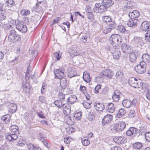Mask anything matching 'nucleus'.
Segmentation results:
<instances>
[{
	"label": "nucleus",
	"mask_w": 150,
	"mask_h": 150,
	"mask_svg": "<svg viewBox=\"0 0 150 150\" xmlns=\"http://www.w3.org/2000/svg\"><path fill=\"white\" fill-rule=\"evenodd\" d=\"M122 40L121 37L117 34L112 35L110 38V42L113 47L119 46L122 44Z\"/></svg>",
	"instance_id": "1"
},
{
	"label": "nucleus",
	"mask_w": 150,
	"mask_h": 150,
	"mask_svg": "<svg viewBox=\"0 0 150 150\" xmlns=\"http://www.w3.org/2000/svg\"><path fill=\"white\" fill-rule=\"evenodd\" d=\"M21 38L20 35L17 34L14 29L10 30L8 34V40L10 42H14L19 41Z\"/></svg>",
	"instance_id": "2"
},
{
	"label": "nucleus",
	"mask_w": 150,
	"mask_h": 150,
	"mask_svg": "<svg viewBox=\"0 0 150 150\" xmlns=\"http://www.w3.org/2000/svg\"><path fill=\"white\" fill-rule=\"evenodd\" d=\"M146 66V64L145 62L142 61L135 67L134 70L137 73L142 74L145 72Z\"/></svg>",
	"instance_id": "3"
},
{
	"label": "nucleus",
	"mask_w": 150,
	"mask_h": 150,
	"mask_svg": "<svg viewBox=\"0 0 150 150\" xmlns=\"http://www.w3.org/2000/svg\"><path fill=\"white\" fill-rule=\"evenodd\" d=\"M142 81L139 79H136L135 78L132 77L130 78L129 80V83L132 87L136 88L140 87L142 85Z\"/></svg>",
	"instance_id": "4"
},
{
	"label": "nucleus",
	"mask_w": 150,
	"mask_h": 150,
	"mask_svg": "<svg viewBox=\"0 0 150 150\" xmlns=\"http://www.w3.org/2000/svg\"><path fill=\"white\" fill-rule=\"evenodd\" d=\"M64 69L62 68L55 69L54 72L55 78L59 79L62 78L64 75Z\"/></svg>",
	"instance_id": "5"
},
{
	"label": "nucleus",
	"mask_w": 150,
	"mask_h": 150,
	"mask_svg": "<svg viewBox=\"0 0 150 150\" xmlns=\"http://www.w3.org/2000/svg\"><path fill=\"white\" fill-rule=\"evenodd\" d=\"M16 28L19 31L23 33L26 32L27 30L26 26L24 25L23 22H21L17 23L16 26Z\"/></svg>",
	"instance_id": "6"
},
{
	"label": "nucleus",
	"mask_w": 150,
	"mask_h": 150,
	"mask_svg": "<svg viewBox=\"0 0 150 150\" xmlns=\"http://www.w3.org/2000/svg\"><path fill=\"white\" fill-rule=\"evenodd\" d=\"M136 102V100L135 99H133L132 101L129 99H125L122 101V104L124 107L128 108H130L131 105H135Z\"/></svg>",
	"instance_id": "7"
},
{
	"label": "nucleus",
	"mask_w": 150,
	"mask_h": 150,
	"mask_svg": "<svg viewBox=\"0 0 150 150\" xmlns=\"http://www.w3.org/2000/svg\"><path fill=\"white\" fill-rule=\"evenodd\" d=\"M125 124L123 122H119L114 126V129L120 131L123 130L125 127Z\"/></svg>",
	"instance_id": "8"
},
{
	"label": "nucleus",
	"mask_w": 150,
	"mask_h": 150,
	"mask_svg": "<svg viewBox=\"0 0 150 150\" xmlns=\"http://www.w3.org/2000/svg\"><path fill=\"white\" fill-rule=\"evenodd\" d=\"M6 137L9 142H12L17 139L18 136L15 133H7L6 134Z\"/></svg>",
	"instance_id": "9"
},
{
	"label": "nucleus",
	"mask_w": 150,
	"mask_h": 150,
	"mask_svg": "<svg viewBox=\"0 0 150 150\" xmlns=\"http://www.w3.org/2000/svg\"><path fill=\"white\" fill-rule=\"evenodd\" d=\"M114 141L118 144H123L127 142L126 139L123 136H118L114 138Z\"/></svg>",
	"instance_id": "10"
},
{
	"label": "nucleus",
	"mask_w": 150,
	"mask_h": 150,
	"mask_svg": "<svg viewBox=\"0 0 150 150\" xmlns=\"http://www.w3.org/2000/svg\"><path fill=\"white\" fill-rule=\"evenodd\" d=\"M111 52L112 53L113 58L115 59H118L120 57V51L119 49L114 47L113 49H112Z\"/></svg>",
	"instance_id": "11"
},
{
	"label": "nucleus",
	"mask_w": 150,
	"mask_h": 150,
	"mask_svg": "<svg viewBox=\"0 0 150 150\" xmlns=\"http://www.w3.org/2000/svg\"><path fill=\"white\" fill-rule=\"evenodd\" d=\"M5 105L6 106L10 105V107L8 110V112L10 113H13L15 112L17 109V105L15 104H11L8 101H6L5 102Z\"/></svg>",
	"instance_id": "12"
},
{
	"label": "nucleus",
	"mask_w": 150,
	"mask_h": 150,
	"mask_svg": "<svg viewBox=\"0 0 150 150\" xmlns=\"http://www.w3.org/2000/svg\"><path fill=\"white\" fill-rule=\"evenodd\" d=\"M140 52L137 50H135L134 53H132L129 55L130 61L132 62H134L136 61V59L139 55Z\"/></svg>",
	"instance_id": "13"
},
{
	"label": "nucleus",
	"mask_w": 150,
	"mask_h": 150,
	"mask_svg": "<svg viewBox=\"0 0 150 150\" xmlns=\"http://www.w3.org/2000/svg\"><path fill=\"white\" fill-rule=\"evenodd\" d=\"M122 95V93L119 91L116 90L114 91V94L112 96V99L115 102H118Z\"/></svg>",
	"instance_id": "14"
},
{
	"label": "nucleus",
	"mask_w": 150,
	"mask_h": 150,
	"mask_svg": "<svg viewBox=\"0 0 150 150\" xmlns=\"http://www.w3.org/2000/svg\"><path fill=\"white\" fill-rule=\"evenodd\" d=\"M139 23V21L137 19L130 18L127 22L128 25L131 27H135Z\"/></svg>",
	"instance_id": "15"
},
{
	"label": "nucleus",
	"mask_w": 150,
	"mask_h": 150,
	"mask_svg": "<svg viewBox=\"0 0 150 150\" xmlns=\"http://www.w3.org/2000/svg\"><path fill=\"white\" fill-rule=\"evenodd\" d=\"M113 118L112 116L110 114H108L105 116L102 119V123L103 125L105 124L108 123L110 122L112 120Z\"/></svg>",
	"instance_id": "16"
},
{
	"label": "nucleus",
	"mask_w": 150,
	"mask_h": 150,
	"mask_svg": "<svg viewBox=\"0 0 150 150\" xmlns=\"http://www.w3.org/2000/svg\"><path fill=\"white\" fill-rule=\"evenodd\" d=\"M60 79V85L61 87V91L64 92V91H66L67 90V81L66 79L63 77Z\"/></svg>",
	"instance_id": "17"
},
{
	"label": "nucleus",
	"mask_w": 150,
	"mask_h": 150,
	"mask_svg": "<svg viewBox=\"0 0 150 150\" xmlns=\"http://www.w3.org/2000/svg\"><path fill=\"white\" fill-rule=\"evenodd\" d=\"M137 129L135 128L131 127L129 128L126 133V134L128 136L133 135L135 136L137 134Z\"/></svg>",
	"instance_id": "18"
},
{
	"label": "nucleus",
	"mask_w": 150,
	"mask_h": 150,
	"mask_svg": "<svg viewBox=\"0 0 150 150\" xmlns=\"http://www.w3.org/2000/svg\"><path fill=\"white\" fill-rule=\"evenodd\" d=\"M63 111L64 115H68L71 112V107L70 105L68 104L64 103L63 105Z\"/></svg>",
	"instance_id": "19"
},
{
	"label": "nucleus",
	"mask_w": 150,
	"mask_h": 150,
	"mask_svg": "<svg viewBox=\"0 0 150 150\" xmlns=\"http://www.w3.org/2000/svg\"><path fill=\"white\" fill-rule=\"evenodd\" d=\"M65 115V116L64 117L65 122L69 125H73L74 123V119H72L69 114Z\"/></svg>",
	"instance_id": "20"
},
{
	"label": "nucleus",
	"mask_w": 150,
	"mask_h": 150,
	"mask_svg": "<svg viewBox=\"0 0 150 150\" xmlns=\"http://www.w3.org/2000/svg\"><path fill=\"white\" fill-rule=\"evenodd\" d=\"M149 23L147 21H144L142 23L140 28L143 31H146L149 29Z\"/></svg>",
	"instance_id": "21"
},
{
	"label": "nucleus",
	"mask_w": 150,
	"mask_h": 150,
	"mask_svg": "<svg viewBox=\"0 0 150 150\" xmlns=\"http://www.w3.org/2000/svg\"><path fill=\"white\" fill-rule=\"evenodd\" d=\"M1 119L4 123H7L10 121L11 119V115L8 114L5 115L1 116Z\"/></svg>",
	"instance_id": "22"
},
{
	"label": "nucleus",
	"mask_w": 150,
	"mask_h": 150,
	"mask_svg": "<svg viewBox=\"0 0 150 150\" xmlns=\"http://www.w3.org/2000/svg\"><path fill=\"white\" fill-rule=\"evenodd\" d=\"M94 106L96 110L98 112H101L105 108L104 105L101 103H95Z\"/></svg>",
	"instance_id": "23"
},
{
	"label": "nucleus",
	"mask_w": 150,
	"mask_h": 150,
	"mask_svg": "<svg viewBox=\"0 0 150 150\" xmlns=\"http://www.w3.org/2000/svg\"><path fill=\"white\" fill-rule=\"evenodd\" d=\"M139 15V12L137 10H134L132 12H129V16L130 18L136 19Z\"/></svg>",
	"instance_id": "24"
},
{
	"label": "nucleus",
	"mask_w": 150,
	"mask_h": 150,
	"mask_svg": "<svg viewBox=\"0 0 150 150\" xmlns=\"http://www.w3.org/2000/svg\"><path fill=\"white\" fill-rule=\"evenodd\" d=\"M103 75H104L107 77L108 78H111L112 76V73L110 69H105L101 72V74Z\"/></svg>",
	"instance_id": "25"
},
{
	"label": "nucleus",
	"mask_w": 150,
	"mask_h": 150,
	"mask_svg": "<svg viewBox=\"0 0 150 150\" xmlns=\"http://www.w3.org/2000/svg\"><path fill=\"white\" fill-rule=\"evenodd\" d=\"M23 92L26 93H28L30 92V87L29 84L28 83H25L23 84Z\"/></svg>",
	"instance_id": "26"
},
{
	"label": "nucleus",
	"mask_w": 150,
	"mask_h": 150,
	"mask_svg": "<svg viewBox=\"0 0 150 150\" xmlns=\"http://www.w3.org/2000/svg\"><path fill=\"white\" fill-rule=\"evenodd\" d=\"M106 108L107 111L110 113L114 112L115 109L114 104L112 103H109Z\"/></svg>",
	"instance_id": "27"
},
{
	"label": "nucleus",
	"mask_w": 150,
	"mask_h": 150,
	"mask_svg": "<svg viewBox=\"0 0 150 150\" xmlns=\"http://www.w3.org/2000/svg\"><path fill=\"white\" fill-rule=\"evenodd\" d=\"M77 99L75 95H71L69 97L67 100V102L69 103L70 104L74 103Z\"/></svg>",
	"instance_id": "28"
},
{
	"label": "nucleus",
	"mask_w": 150,
	"mask_h": 150,
	"mask_svg": "<svg viewBox=\"0 0 150 150\" xmlns=\"http://www.w3.org/2000/svg\"><path fill=\"white\" fill-rule=\"evenodd\" d=\"M133 41L134 43L138 44L141 46H142V44H144L142 38L140 37H134L133 39Z\"/></svg>",
	"instance_id": "29"
},
{
	"label": "nucleus",
	"mask_w": 150,
	"mask_h": 150,
	"mask_svg": "<svg viewBox=\"0 0 150 150\" xmlns=\"http://www.w3.org/2000/svg\"><path fill=\"white\" fill-rule=\"evenodd\" d=\"M27 147L29 150H41V149L38 146H35L31 143L28 144Z\"/></svg>",
	"instance_id": "30"
},
{
	"label": "nucleus",
	"mask_w": 150,
	"mask_h": 150,
	"mask_svg": "<svg viewBox=\"0 0 150 150\" xmlns=\"http://www.w3.org/2000/svg\"><path fill=\"white\" fill-rule=\"evenodd\" d=\"M53 103L55 105L59 108H62V105L64 104V102L60 100H55L54 101Z\"/></svg>",
	"instance_id": "31"
},
{
	"label": "nucleus",
	"mask_w": 150,
	"mask_h": 150,
	"mask_svg": "<svg viewBox=\"0 0 150 150\" xmlns=\"http://www.w3.org/2000/svg\"><path fill=\"white\" fill-rule=\"evenodd\" d=\"M112 0H103L102 3L108 8L113 4Z\"/></svg>",
	"instance_id": "32"
},
{
	"label": "nucleus",
	"mask_w": 150,
	"mask_h": 150,
	"mask_svg": "<svg viewBox=\"0 0 150 150\" xmlns=\"http://www.w3.org/2000/svg\"><path fill=\"white\" fill-rule=\"evenodd\" d=\"M130 48V46L126 43L123 44L121 46V50L123 52L127 53L128 50Z\"/></svg>",
	"instance_id": "33"
},
{
	"label": "nucleus",
	"mask_w": 150,
	"mask_h": 150,
	"mask_svg": "<svg viewBox=\"0 0 150 150\" xmlns=\"http://www.w3.org/2000/svg\"><path fill=\"white\" fill-rule=\"evenodd\" d=\"M81 116V112H79L74 114L73 116L74 120H78L80 119Z\"/></svg>",
	"instance_id": "34"
},
{
	"label": "nucleus",
	"mask_w": 150,
	"mask_h": 150,
	"mask_svg": "<svg viewBox=\"0 0 150 150\" xmlns=\"http://www.w3.org/2000/svg\"><path fill=\"white\" fill-rule=\"evenodd\" d=\"M107 6L103 4L98 9L97 11L100 13H102L107 11Z\"/></svg>",
	"instance_id": "35"
},
{
	"label": "nucleus",
	"mask_w": 150,
	"mask_h": 150,
	"mask_svg": "<svg viewBox=\"0 0 150 150\" xmlns=\"http://www.w3.org/2000/svg\"><path fill=\"white\" fill-rule=\"evenodd\" d=\"M65 91L64 92H63L61 90V92H59L58 95V98L60 99V100L64 102L65 101Z\"/></svg>",
	"instance_id": "36"
},
{
	"label": "nucleus",
	"mask_w": 150,
	"mask_h": 150,
	"mask_svg": "<svg viewBox=\"0 0 150 150\" xmlns=\"http://www.w3.org/2000/svg\"><path fill=\"white\" fill-rule=\"evenodd\" d=\"M81 140L83 145L84 146H88L90 144V141L88 140V138L86 137H83L81 139Z\"/></svg>",
	"instance_id": "37"
},
{
	"label": "nucleus",
	"mask_w": 150,
	"mask_h": 150,
	"mask_svg": "<svg viewBox=\"0 0 150 150\" xmlns=\"http://www.w3.org/2000/svg\"><path fill=\"white\" fill-rule=\"evenodd\" d=\"M123 73L122 71H117L116 73L115 77L117 79H120L123 77Z\"/></svg>",
	"instance_id": "38"
},
{
	"label": "nucleus",
	"mask_w": 150,
	"mask_h": 150,
	"mask_svg": "<svg viewBox=\"0 0 150 150\" xmlns=\"http://www.w3.org/2000/svg\"><path fill=\"white\" fill-rule=\"evenodd\" d=\"M77 75V73L75 69L73 68L71 70L70 72L69 73L68 75V76L69 78H71L72 77L75 76Z\"/></svg>",
	"instance_id": "39"
},
{
	"label": "nucleus",
	"mask_w": 150,
	"mask_h": 150,
	"mask_svg": "<svg viewBox=\"0 0 150 150\" xmlns=\"http://www.w3.org/2000/svg\"><path fill=\"white\" fill-rule=\"evenodd\" d=\"M18 126L14 125L11 126L10 127V129L11 132V133H15L18 131Z\"/></svg>",
	"instance_id": "40"
},
{
	"label": "nucleus",
	"mask_w": 150,
	"mask_h": 150,
	"mask_svg": "<svg viewBox=\"0 0 150 150\" xmlns=\"http://www.w3.org/2000/svg\"><path fill=\"white\" fill-rule=\"evenodd\" d=\"M142 146V144L140 142H136L133 145V147L134 148L137 149H140Z\"/></svg>",
	"instance_id": "41"
},
{
	"label": "nucleus",
	"mask_w": 150,
	"mask_h": 150,
	"mask_svg": "<svg viewBox=\"0 0 150 150\" xmlns=\"http://www.w3.org/2000/svg\"><path fill=\"white\" fill-rule=\"evenodd\" d=\"M83 79L84 81L86 82H88L90 81V76L88 74H84L83 76Z\"/></svg>",
	"instance_id": "42"
},
{
	"label": "nucleus",
	"mask_w": 150,
	"mask_h": 150,
	"mask_svg": "<svg viewBox=\"0 0 150 150\" xmlns=\"http://www.w3.org/2000/svg\"><path fill=\"white\" fill-rule=\"evenodd\" d=\"M107 24L112 29H114L115 28L116 24L114 21L112 19H111V20Z\"/></svg>",
	"instance_id": "43"
},
{
	"label": "nucleus",
	"mask_w": 150,
	"mask_h": 150,
	"mask_svg": "<svg viewBox=\"0 0 150 150\" xmlns=\"http://www.w3.org/2000/svg\"><path fill=\"white\" fill-rule=\"evenodd\" d=\"M6 2L5 4L6 5L9 7H12L14 3L13 0H5Z\"/></svg>",
	"instance_id": "44"
},
{
	"label": "nucleus",
	"mask_w": 150,
	"mask_h": 150,
	"mask_svg": "<svg viewBox=\"0 0 150 150\" xmlns=\"http://www.w3.org/2000/svg\"><path fill=\"white\" fill-rule=\"evenodd\" d=\"M142 58L144 60H146L148 61V60H150V55H149L148 54H143L142 56Z\"/></svg>",
	"instance_id": "45"
},
{
	"label": "nucleus",
	"mask_w": 150,
	"mask_h": 150,
	"mask_svg": "<svg viewBox=\"0 0 150 150\" xmlns=\"http://www.w3.org/2000/svg\"><path fill=\"white\" fill-rule=\"evenodd\" d=\"M20 13L21 14L22 16H27L30 14V12L29 10H23L20 11Z\"/></svg>",
	"instance_id": "46"
},
{
	"label": "nucleus",
	"mask_w": 150,
	"mask_h": 150,
	"mask_svg": "<svg viewBox=\"0 0 150 150\" xmlns=\"http://www.w3.org/2000/svg\"><path fill=\"white\" fill-rule=\"evenodd\" d=\"M15 26V25L13 23L12 24H6L3 26L4 28L5 29H9L10 28H13Z\"/></svg>",
	"instance_id": "47"
},
{
	"label": "nucleus",
	"mask_w": 150,
	"mask_h": 150,
	"mask_svg": "<svg viewBox=\"0 0 150 150\" xmlns=\"http://www.w3.org/2000/svg\"><path fill=\"white\" fill-rule=\"evenodd\" d=\"M145 93L146 98L150 100V89L147 88L145 90Z\"/></svg>",
	"instance_id": "48"
},
{
	"label": "nucleus",
	"mask_w": 150,
	"mask_h": 150,
	"mask_svg": "<svg viewBox=\"0 0 150 150\" xmlns=\"http://www.w3.org/2000/svg\"><path fill=\"white\" fill-rule=\"evenodd\" d=\"M61 20V18L60 17H58L54 19L53 23L51 25V26L54 24L59 23L60 21Z\"/></svg>",
	"instance_id": "49"
},
{
	"label": "nucleus",
	"mask_w": 150,
	"mask_h": 150,
	"mask_svg": "<svg viewBox=\"0 0 150 150\" xmlns=\"http://www.w3.org/2000/svg\"><path fill=\"white\" fill-rule=\"evenodd\" d=\"M91 103H90L84 101L83 103V105L84 108H86L88 109L91 107Z\"/></svg>",
	"instance_id": "50"
},
{
	"label": "nucleus",
	"mask_w": 150,
	"mask_h": 150,
	"mask_svg": "<svg viewBox=\"0 0 150 150\" xmlns=\"http://www.w3.org/2000/svg\"><path fill=\"white\" fill-rule=\"evenodd\" d=\"M118 29L119 31L122 33H124L126 31L125 27L123 25H120L118 26Z\"/></svg>",
	"instance_id": "51"
},
{
	"label": "nucleus",
	"mask_w": 150,
	"mask_h": 150,
	"mask_svg": "<svg viewBox=\"0 0 150 150\" xmlns=\"http://www.w3.org/2000/svg\"><path fill=\"white\" fill-rule=\"evenodd\" d=\"M103 20L107 24L111 20V19L110 17L108 16H104L103 18Z\"/></svg>",
	"instance_id": "52"
},
{
	"label": "nucleus",
	"mask_w": 150,
	"mask_h": 150,
	"mask_svg": "<svg viewBox=\"0 0 150 150\" xmlns=\"http://www.w3.org/2000/svg\"><path fill=\"white\" fill-rule=\"evenodd\" d=\"M146 141L150 142V131L146 132L144 134Z\"/></svg>",
	"instance_id": "53"
},
{
	"label": "nucleus",
	"mask_w": 150,
	"mask_h": 150,
	"mask_svg": "<svg viewBox=\"0 0 150 150\" xmlns=\"http://www.w3.org/2000/svg\"><path fill=\"white\" fill-rule=\"evenodd\" d=\"M135 115V111L134 110H131L129 113V116L130 117L133 118Z\"/></svg>",
	"instance_id": "54"
},
{
	"label": "nucleus",
	"mask_w": 150,
	"mask_h": 150,
	"mask_svg": "<svg viewBox=\"0 0 150 150\" xmlns=\"http://www.w3.org/2000/svg\"><path fill=\"white\" fill-rule=\"evenodd\" d=\"M6 18V15L4 12L0 13V20H5Z\"/></svg>",
	"instance_id": "55"
},
{
	"label": "nucleus",
	"mask_w": 150,
	"mask_h": 150,
	"mask_svg": "<svg viewBox=\"0 0 150 150\" xmlns=\"http://www.w3.org/2000/svg\"><path fill=\"white\" fill-rule=\"evenodd\" d=\"M126 113L125 110L123 108H121L119 110V114L121 116H123Z\"/></svg>",
	"instance_id": "56"
},
{
	"label": "nucleus",
	"mask_w": 150,
	"mask_h": 150,
	"mask_svg": "<svg viewBox=\"0 0 150 150\" xmlns=\"http://www.w3.org/2000/svg\"><path fill=\"white\" fill-rule=\"evenodd\" d=\"M54 55L55 57L57 58V60H59L61 58V55L60 54L59 52L54 53Z\"/></svg>",
	"instance_id": "57"
},
{
	"label": "nucleus",
	"mask_w": 150,
	"mask_h": 150,
	"mask_svg": "<svg viewBox=\"0 0 150 150\" xmlns=\"http://www.w3.org/2000/svg\"><path fill=\"white\" fill-rule=\"evenodd\" d=\"M71 140V139L70 137H67L64 139V142L66 144L69 143Z\"/></svg>",
	"instance_id": "58"
},
{
	"label": "nucleus",
	"mask_w": 150,
	"mask_h": 150,
	"mask_svg": "<svg viewBox=\"0 0 150 150\" xmlns=\"http://www.w3.org/2000/svg\"><path fill=\"white\" fill-rule=\"evenodd\" d=\"M80 90L84 93L86 92V87L84 86H80Z\"/></svg>",
	"instance_id": "59"
},
{
	"label": "nucleus",
	"mask_w": 150,
	"mask_h": 150,
	"mask_svg": "<svg viewBox=\"0 0 150 150\" xmlns=\"http://www.w3.org/2000/svg\"><path fill=\"white\" fill-rule=\"evenodd\" d=\"M101 88L100 86V85H98L95 88V93H98L99 92V90Z\"/></svg>",
	"instance_id": "60"
},
{
	"label": "nucleus",
	"mask_w": 150,
	"mask_h": 150,
	"mask_svg": "<svg viewBox=\"0 0 150 150\" xmlns=\"http://www.w3.org/2000/svg\"><path fill=\"white\" fill-rule=\"evenodd\" d=\"M112 29V28H106L105 30H104L103 33L105 34L111 32Z\"/></svg>",
	"instance_id": "61"
},
{
	"label": "nucleus",
	"mask_w": 150,
	"mask_h": 150,
	"mask_svg": "<svg viewBox=\"0 0 150 150\" xmlns=\"http://www.w3.org/2000/svg\"><path fill=\"white\" fill-rule=\"evenodd\" d=\"M111 150H122V149L120 147L115 146L111 148Z\"/></svg>",
	"instance_id": "62"
},
{
	"label": "nucleus",
	"mask_w": 150,
	"mask_h": 150,
	"mask_svg": "<svg viewBox=\"0 0 150 150\" xmlns=\"http://www.w3.org/2000/svg\"><path fill=\"white\" fill-rule=\"evenodd\" d=\"M86 12L88 13H91L92 12V10L90 6H88L86 7Z\"/></svg>",
	"instance_id": "63"
},
{
	"label": "nucleus",
	"mask_w": 150,
	"mask_h": 150,
	"mask_svg": "<svg viewBox=\"0 0 150 150\" xmlns=\"http://www.w3.org/2000/svg\"><path fill=\"white\" fill-rule=\"evenodd\" d=\"M39 100L42 103L45 102V98L42 96H40L39 97Z\"/></svg>",
	"instance_id": "64"
}]
</instances>
